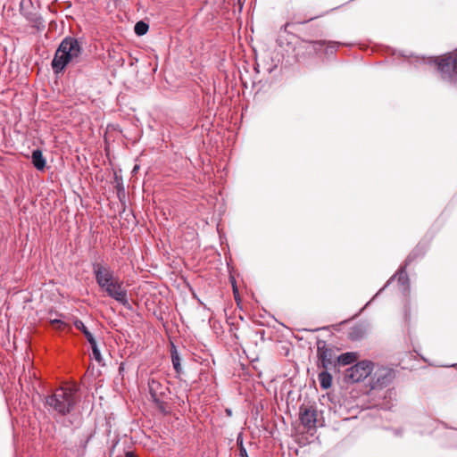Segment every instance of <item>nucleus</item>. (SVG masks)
<instances>
[{"instance_id":"12","label":"nucleus","mask_w":457,"mask_h":457,"mask_svg":"<svg viewBox=\"0 0 457 457\" xmlns=\"http://www.w3.org/2000/svg\"><path fill=\"white\" fill-rule=\"evenodd\" d=\"M311 44L316 53L323 51L328 57L335 55L338 47L344 45L338 41H328L323 39L311 41Z\"/></svg>"},{"instance_id":"20","label":"nucleus","mask_w":457,"mask_h":457,"mask_svg":"<svg viewBox=\"0 0 457 457\" xmlns=\"http://www.w3.org/2000/svg\"><path fill=\"white\" fill-rule=\"evenodd\" d=\"M92 349L93 358L99 365H104V358L101 353V350L98 347L97 342L95 337L87 341Z\"/></svg>"},{"instance_id":"35","label":"nucleus","mask_w":457,"mask_h":457,"mask_svg":"<svg viewBox=\"0 0 457 457\" xmlns=\"http://www.w3.org/2000/svg\"><path fill=\"white\" fill-rule=\"evenodd\" d=\"M240 457H249L245 446L238 447Z\"/></svg>"},{"instance_id":"29","label":"nucleus","mask_w":457,"mask_h":457,"mask_svg":"<svg viewBox=\"0 0 457 457\" xmlns=\"http://www.w3.org/2000/svg\"><path fill=\"white\" fill-rule=\"evenodd\" d=\"M29 378H30V386H32L33 389L39 395V393L37 392V390L36 388V385L35 384H38L39 385L40 384V380L37 378L36 372H33V373L30 372Z\"/></svg>"},{"instance_id":"32","label":"nucleus","mask_w":457,"mask_h":457,"mask_svg":"<svg viewBox=\"0 0 457 457\" xmlns=\"http://www.w3.org/2000/svg\"><path fill=\"white\" fill-rule=\"evenodd\" d=\"M237 445L238 447L244 446V435L243 432H239L237 436Z\"/></svg>"},{"instance_id":"39","label":"nucleus","mask_w":457,"mask_h":457,"mask_svg":"<svg viewBox=\"0 0 457 457\" xmlns=\"http://www.w3.org/2000/svg\"><path fill=\"white\" fill-rule=\"evenodd\" d=\"M257 335H260L261 338L263 340L264 339V335H265V330L264 329H261V330H258L256 332Z\"/></svg>"},{"instance_id":"30","label":"nucleus","mask_w":457,"mask_h":457,"mask_svg":"<svg viewBox=\"0 0 457 457\" xmlns=\"http://www.w3.org/2000/svg\"><path fill=\"white\" fill-rule=\"evenodd\" d=\"M116 194H117V197H118V199L120 200V203L125 202V199H126L125 187H121V188H117L116 189Z\"/></svg>"},{"instance_id":"6","label":"nucleus","mask_w":457,"mask_h":457,"mask_svg":"<svg viewBox=\"0 0 457 457\" xmlns=\"http://www.w3.org/2000/svg\"><path fill=\"white\" fill-rule=\"evenodd\" d=\"M317 366L325 370H336V358L338 351L332 345L327 344L323 339L317 338Z\"/></svg>"},{"instance_id":"27","label":"nucleus","mask_w":457,"mask_h":457,"mask_svg":"<svg viewBox=\"0 0 457 457\" xmlns=\"http://www.w3.org/2000/svg\"><path fill=\"white\" fill-rule=\"evenodd\" d=\"M388 431L392 433V435L395 437H402L404 434L403 428H387Z\"/></svg>"},{"instance_id":"1","label":"nucleus","mask_w":457,"mask_h":457,"mask_svg":"<svg viewBox=\"0 0 457 457\" xmlns=\"http://www.w3.org/2000/svg\"><path fill=\"white\" fill-rule=\"evenodd\" d=\"M396 54L405 60L413 58L414 61H410L409 62L414 66L417 63L435 66L442 81L450 87L457 88V48L453 52L440 56H419L414 55L411 51L392 50V54Z\"/></svg>"},{"instance_id":"5","label":"nucleus","mask_w":457,"mask_h":457,"mask_svg":"<svg viewBox=\"0 0 457 457\" xmlns=\"http://www.w3.org/2000/svg\"><path fill=\"white\" fill-rule=\"evenodd\" d=\"M374 369V362L370 360L357 361L345 369L344 373V381L347 384L363 381L366 378L371 375Z\"/></svg>"},{"instance_id":"2","label":"nucleus","mask_w":457,"mask_h":457,"mask_svg":"<svg viewBox=\"0 0 457 457\" xmlns=\"http://www.w3.org/2000/svg\"><path fill=\"white\" fill-rule=\"evenodd\" d=\"M83 48L79 40L73 37H65L58 46L51 66L55 74L64 72L66 67L74 59L81 55Z\"/></svg>"},{"instance_id":"18","label":"nucleus","mask_w":457,"mask_h":457,"mask_svg":"<svg viewBox=\"0 0 457 457\" xmlns=\"http://www.w3.org/2000/svg\"><path fill=\"white\" fill-rule=\"evenodd\" d=\"M170 358L173 370H175L176 377L178 378L183 372V369L181 366V357L177 346L172 342L170 343Z\"/></svg>"},{"instance_id":"4","label":"nucleus","mask_w":457,"mask_h":457,"mask_svg":"<svg viewBox=\"0 0 457 457\" xmlns=\"http://www.w3.org/2000/svg\"><path fill=\"white\" fill-rule=\"evenodd\" d=\"M46 404L61 415L71 413L78 403L76 390L74 388L61 387L53 395L46 396Z\"/></svg>"},{"instance_id":"22","label":"nucleus","mask_w":457,"mask_h":457,"mask_svg":"<svg viewBox=\"0 0 457 457\" xmlns=\"http://www.w3.org/2000/svg\"><path fill=\"white\" fill-rule=\"evenodd\" d=\"M149 30V24L141 20L136 22L134 26V32L137 37L145 36Z\"/></svg>"},{"instance_id":"33","label":"nucleus","mask_w":457,"mask_h":457,"mask_svg":"<svg viewBox=\"0 0 457 457\" xmlns=\"http://www.w3.org/2000/svg\"><path fill=\"white\" fill-rule=\"evenodd\" d=\"M233 291V295H234V297H235V300L237 303H239L240 302V295H239V291H238V287H234V288L232 289Z\"/></svg>"},{"instance_id":"46","label":"nucleus","mask_w":457,"mask_h":457,"mask_svg":"<svg viewBox=\"0 0 457 457\" xmlns=\"http://www.w3.org/2000/svg\"><path fill=\"white\" fill-rule=\"evenodd\" d=\"M23 4H24V0H22L21 3V7L23 6Z\"/></svg>"},{"instance_id":"21","label":"nucleus","mask_w":457,"mask_h":457,"mask_svg":"<svg viewBox=\"0 0 457 457\" xmlns=\"http://www.w3.org/2000/svg\"><path fill=\"white\" fill-rule=\"evenodd\" d=\"M73 325L78 330H79L84 335L87 341L95 337L94 335L88 330V328L86 327V325L81 320L76 319L73 321Z\"/></svg>"},{"instance_id":"10","label":"nucleus","mask_w":457,"mask_h":457,"mask_svg":"<svg viewBox=\"0 0 457 457\" xmlns=\"http://www.w3.org/2000/svg\"><path fill=\"white\" fill-rule=\"evenodd\" d=\"M407 267L404 265H400L397 271L390 277V278L386 282V284L371 297V299L366 303V304L353 317V319L358 317L376 298H378L380 294L388 287L391 283L396 279L400 287H406L407 285H411L410 278L407 274Z\"/></svg>"},{"instance_id":"7","label":"nucleus","mask_w":457,"mask_h":457,"mask_svg":"<svg viewBox=\"0 0 457 457\" xmlns=\"http://www.w3.org/2000/svg\"><path fill=\"white\" fill-rule=\"evenodd\" d=\"M92 272L98 287H104L114 277V271L111 266L105 262L104 258L97 253H94L91 262Z\"/></svg>"},{"instance_id":"14","label":"nucleus","mask_w":457,"mask_h":457,"mask_svg":"<svg viewBox=\"0 0 457 457\" xmlns=\"http://www.w3.org/2000/svg\"><path fill=\"white\" fill-rule=\"evenodd\" d=\"M428 245L425 242H419L405 258L402 265L410 266L414 262L421 260L427 253Z\"/></svg>"},{"instance_id":"25","label":"nucleus","mask_w":457,"mask_h":457,"mask_svg":"<svg viewBox=\"0 0 457 457\" xmlns=\"http://www.w3.org/2000/svg\"><path fill=\"white\" fill-rule=\"evenodd\" d=\"M30 27H35L37 30L44 29L46 25L41 18H34L30 14Z\"/></svg>"},{"instance_id":"8","label":"nucleus","mask_w":457,"mask_h":457,"mask_svg":"<svg viewBox=\"0 0 457 457\" xmlns=\"http://www.w3.org/2000/svg\"><path fill=\"white\" fill-rule=\"evenodd\" d=\"M101 289L127 310H132V305L128 297V291L124 287L123 281L118 276H115Z\"/></svg>"},{"instance_id":"16","label":"nucleus","mask_w":457,"mask_h":457,"mask_svg":"<svg viewBox=\"0 0 457 457\" xmlns=\"http://www.w3.org/2000/svg\"><path fill=\"white\" fill-rule=\"evenodd\" d=\"M368 323L367 322H360L352 328H349L347 333V337L351 341H360L361 340L367 331Z\"/></svg>"},{"instance_id":"13","label":"nucleus","mask_w":457,"mask_h":457,"mask_svg":"<svg viewBox=\"0 0 457 457\" xmlns=\"http://www.w3.org/2000/svg\"><path fill=\"white\" fill-rule=\"evenodd\" d=\"M299 420L303 427L307 428H315L317 422L316 409L313 406H301L299 411Z\"/></svg>"},{"instance_id":"36","label":"nucleus","mask_w":457,"mask_h":457,"mask_svg":"<svg viewBox=\"0 0 457 457\" xmlns=\"http://www.w3.org/2000/svg\"><path fill=\"white\" fill-rule=\"evenodd\" d=\"M115 64L118 66V67H123L124 64H125V59L123 57H119L115 60Z\"/></svg>"},{"instance_id":"31","label":"nucleus","mask_w":457,"mask_h":457,"mask_svg":"<svg viewBox=\"0 0 457 457\" xmlns=\"http://www.w3.org/2000/svg\"><path fill=\"white\" fill-rule=\"evenodd\" d=\"M401 293L403 297L406 299H411V285H407L406 287H400Z\"/></svg>"},{"instance_id":"44","label":"nucleus","mask_w":457,"mask_h":457,"mask_svg":"<svg viewBox=\"0 0 457 457\" xmlns=\"http://www.w3.org/2000/svg\"><path fill=\"white\" fill-rule=\"evenodd\" d=\"M457 366V364H451V365H448L447 367H455Z\"/></svg>"},{"instance_id":"41","label":"nucleus","mask_w":457,"mask_h":457,"mask_svg":"<svg viewBox=\"0 0 457 457\" xmlns=\"http://www.w3.org/2000/svg\"><path fill=\"white\" fill-rule=\"evenodd\" d=\"M225 412H226L227 416H228V417H231V416H232V413H233V412H232V410H231V409H229V408H227V409L225 410Z\"/></svg>"},{"instance_id":"26","label":"nucleus","mask_w":457,"mask_h":457,"mask_svg":"<svg viewBox=\"0 0 457 457\" xmlns=\"http://www.w3.org/2000/svg\"><path fill=\"white\" fill-rule=\"evenodd\" d=\"M113 183L115 184V189L124 187L123 178L117 171L113 174Z\"/></svg>"},{"instance_id":"11","label":"nucleus","mask_w":457,"mask_h":457,"mask_svg":"<svg viewBox=\"0 0 457 457\" xmlns=\"http://www.w3.org/2000/svg\"><path fill=\"white\" fill-rule=\"evenodd\" d=\"M148 391L152 402L155 404L158 410L162 413H167L166 403L163 401V398L167 395L169 387L164 386L156 379L151 378L148 381Z\"/></svg>"},{"instance_id":"9","label":"nucleus","mask_w":457,"mask_h":457,"mask_svg":"<svg viewBox=\"0 0 457 457\" xmlns=\"http://www.w3.org/2000/svg\"><path fill=\"white\" fill-rule=\"evenodd\" d=\"M395 378V370L392 368L378 366L370 375V388L381 389L389 386Z\"/></svg>"},{"instance_id":"19","label":"nucleus","mask_w":457,"mask_h":457,"mask_svg":"<svg viewBox=\"0 0 457 457\" xmlns=\"http://www.w3.org/2000/svg\"><path fill=\"white\" fill-rule=\"evenodd\" d=\"M318 380L320 383V386L323 390H328L332 386V375L329 372V370L323 369L322 371H320L318 374Z\"/></svg>"},{"instance_id":"23","label":"nucleus","mask_w":457,"mask_h":457,"mask_svg":"<svg viewBox=\"0 0 457 457\" xmlns=\"http://www.w3.org/2000/svg\"><path fill=\"white\" fill-rule=\"evenodd\" d=\"M349 321V320H345L339 323H337V324H333V325H330V326H324V327H321V328H312V329H307V328H304L303 330L305 331H310V332H317V331H320V330H329L330 328L334 329L335 331H340V327L343 325V324H345Z\"/></svg>"},{"instance_id":"28","label":"nucleus","mask_w":457,"mask_h":457,"mask_svg":"<svg viewBox=\"0 0 457 457\" xmlns=\"http://www.w3.org/2000/svg\"><path fill=\"white\" fill-rule=\"evenodd\" d=\"M270 62H271V63L270 64V63H268V62H267V63L264 65V69L266 70V71H267L268 73H270H270H272V72L277 69V67H278V63H277V62H275V61L273 60V58H270Z\"/></svg>"},{"instance_id":"37","label":"nucleus","mask_w":457,"mask_h":457,"mask_svg":"<svg viewBox=\"0 0 457 457\" xmlns=\"http://www.w3.org/2000/svg\"><path fill=\"white\" fill-rule=\"evenodd\" d=\"M51 322H52V324H58L59 325V327H58L59 328H61L62 326L64 325V322L62 321L61 320H58V319L52 320Z\"/></svg>"},{"instance_id":"45","label":"nucleus","mask_w":457,"mask_h":457,"mask_svg":"<svg viewBox=\"0 0 457 457\" xmlns=\"http://www.w3.org/2000/svg\"><path fill=\"white\" fill-rule=\"evenodd\" d=\"M337 8H339V6L335 7V8H332L330 11H335V10H337Z\"/></svg>"},{"instance_id":"43","label":"nucleus","mask_w":457,"mask_h":457,"mask_svg":"<svg viewBox=\"0 0 457 457\" xmlns=\"http://www.w3.org/2000/svg\"><path fill=\"white\" fill-rule=\"evenodd\" d=\"M259 68H260V64L257 62V63L254 65V67H253L254 71H255L257 73H259V71H259Z\"/></svg>"},{"instance_id":"15","label":"nucleus","mask_w":457,"mask_h":457,"mask_svg":"<svg viewBox=\"0 0 457 457\" xmlns=\"http://www.w3.org/2000/svg\"><path fill=\"white\" fill-rule=\"evenodd\" d=\"M30 164L39 172H45L51 168V166L47 164L46 157L39 148L32 150L30 154Z\"/></svg>"},{"instance_id":"42","label":"nucleus","mask_w":457,"mask_h":457,"mask_svg":"<svg viewBox=\"0 0 457 457\" xmlns=\"http://www.w3.org/2000/svg\"><path fill=\"white\" fill-rule=\"evenodd\" d=\"M138 62L137 58H131V62H129L130 66H133L135 63Z\"/></svg>"},{"instance_id":"34","label":"nucleus","mask_w":457,"mask_h":457,"mask_svg":"<svg viewBox=\"0 0 457 457\" xmlns=\"http://www.w3.org/2000/svg\"><path fill=\"white\" fill-rule=\"evenodd\" d=\"M233 291V295H234V297H235V300L237 303H239L240 302V295H239V291H238V287H234V288L232 289Z\"/></svg>"},{"instance_id":"40","label":"nucleus","mask_w":457,"mask_h":457,"mask_svg":"<svg viewBox=\"0 0 457 457\" xmlns=\"http://www.w3.org/2000/svg\"><path fill=\"white\" fill-rule=\"evenodd\" d=\"M138 170H139V165H138V164H136V165H134V167H133V169H132V170H131V173H132L133 175H135V174L138 171Z\"/></svg>"},{"instance_id":"3","label":"nucleus","mask_w":457,"mask_h":457,"mask_svg":"<svg viewBox=\"0 0 457 457\" xmlns=\"http://www.w3.org/2000/svg\"><path fill=\"white\" fill-rule=\"evenodd\" d=\"M422 434L430 435L446 448H457V429L438 420L427 418Z\"/></svg>"},{"instance_id":"17","label":"nucleus","mask_w":457,"mask_h":457,"mask_svg":"<svg viewBox=\"0 0 457 457\" xmlns=\"http://www.w3.org/2000/svg\"><path fill=\"white\" fill-rule=\"evenodd\" d=\"M358 359V353L356 352H345L336 358V370H339V366L353 365Z\"/></svg>"},{"instance_id":"38","label":"nucleus","mask_w":457,"mask_h":457,"mask_svg":"<svg viewBox=\"0 0 457 457\" xmlns=\"http://www.w3.org/2000/svg\"><path fill=\"white\" fill-rule=\"evenodd\" d=\"M229 281H230L232 289L234 288V287H237V280L234 276H229Z\"/></svg>"},{"instance_id":"24","label":"nucleus","mask_w":457,"mask_h":457,"mask_svg":"<svg viewBox=\"0 0 457 457\" xmlns=\"http://www.w3.org/2000/svg\"><path fill=\"white\" fill-rule=\"evenodd\" d=\"M403 320L406 323H410L411 320V299L404 300L403 303Z\"/></svg>"}]
</instances>
